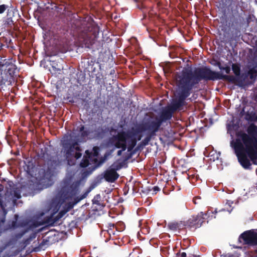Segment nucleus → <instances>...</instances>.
I'll return each instance as SVG.
<instances>
[{"label":"nucleus","mask_w":257,"mask_h":257,"mask_svg":"<svg viewBox=\"0 0 257 257\" xmlns=\"http://www.w3.org/2000/svg\"><path fill=\"white\" fill-rule=\"evenodd\" d=\"M6 10V7L5 5L0 6V14L3 13Z\"/></svg>","instance_id":"13"},{"label":"nucleus","mask_w":257,"mask_h":257,"mask_svg":"<svg viewBox=\"0 0 257 257\" xmlns=\"http://www.w3.org/2000/svg\"><path fill=\"white\" fill-rule=\"evenodd\" d=\"M61 67H59V68H58V70H59V71H60V70H61Z\"/></svg>","instance_id":"18"},{"label":"nucleus","mask_w":257,"mask_h":257,"mask_svg":"<svg viewBox=\"0 0 257 257\" xmlns=\"http://www.w3.org/2000/svg\"><path fill=\"white\" fill-rule=\"evenodd\" d=\"M186 254L185 252H182L179 254H177V257H186Z\"/></svg>","instance_id":"14"},{"label":"nucleus","mask_w":257,"mask_h":257,"mask_svg":"<svg viewBox=\"0 0 257 257\" xmlns=\"http://www.w3.org/2000/svg\"><path fill=\"white\" fill-rule=\"evenodd\" d=\"M238 160L244 168L250 165V160L257 165V126L251 124L247 134L239 133L234 146Z\"/></svg>","instance_id":"1"},{"label":"nucleus","mask_w":257,"mask_h":257,"mask_svg":"<svg viewBox=\"0 0 257 257\" xmlns=\"http://www.w3.org/2000/svg\"><path fill=\"white\" fill-rule=\"evenodd\" d=\"M80 151L81 150L77 143H71L65 145L64 146V152L68 161L69 159H71L73 157L76 159L79 158L81 156V154L80 153Z\"/></svg>","instance_id":"4"},{"label":"nucleus","mask_w":257,"mask_h":257,"mask_svg":"<svg viewBox=\"0 0 257 257\" xmlns=\"http://www.w3.org/2000/svg\"><path fill=\"white\" fill-rule=\"evenodd\" d=\"M154 189L155 191H157V190H158V188L157 187H154Z\"/></svg>","instance_id":"15"},{"label":"nucleus","mask_w":257,"mask_h":257,"mask_svg":"<svg viewBox=\"0 0 257 257\" xmlns=\"http://www.w3.org/2000/svg\"><path fill=\"white\" fill-rule=\"evenodd\" d=\"M121 151H119L118 152V155H120V154H121Z\"/></svg>","instance_id":"16"},{"label":"nucleus","mask_w":257,"mask_h":257,"mask_svg":"<svg viewBox=\"0 0 257 257\" xmlns=\"http://www.w3.org/2000/svg\"><path fill=\"white\" fill-rule=\"evenodd\" d=\"M118 177V175L114 169L106 171L104 176L105 179L109 182H113Z\"/></svg>","instance_id":"8"},{"label":"nucleus","mask_w":257,"mask_h":257,"mask_svg":"<svg viewBox=\"0 0 257 257\" xmlns=\"http://www.w3.org/2000/svg\"><path fill=\"white\" fill-rule=\"evenodd\" d=\"M249 73H251V77L252 78V77H253V76H252V71H250L249 72Z\"/></svg>","instance_id":"17"},{"label":"nucleus","mask_w":257,"mask_h":257,"mask_svg":"<svg viewBox=\"0 0 257 257\" xmlns=\"http://www.w3.org/2000/svg\"><path fill=\"white\" fill-rule=\"evenodd\" d=\"M232 70L234 72V74L236 75H239L240 68L238 65L236 64H233L232 66Z\"/></svg>","instance_id":"10"},{"label":"nucleus","mask_w":257,"mask_h":257,"mask_svg":"<svg viewBox=\"0 0 257 257\" xmlns=\"http://www.w3.org/2000/svg\"><path fill=\"white\" fill-rule=\"evenodd\" d=\"M169 226L171 228H173V227H172L171 225H169Z\"/></svg>","instance_id":"20"},{"label":"nucleus","mask_w":257,"mask_h":257,"mask_svg":"<svg viewBox=\"0 0 257 257\" xmlns=\"http://www.w3.org/2000/svg\"><path fill=\"white\" fill-rule=\"evenodd\" d=\"M0 71L1 72L0 81H2L0 85L6 84L10 85L11 83L12 76L16 71V66L13 64L12 60H4L1 62Z\"/></svg>","instance_id":"2"},{"label":"nucleus","mask_w":257,"mask_h":257,"mask_svg":"<svg viewBox=\"0 0 257 257\" xmlns=\"http://www.w3.org/2000/svg\"><path fill=\"white\" fill-rule=\"evenodd\" d=\"M176 80L179 86L188 87L191 80V76L189 73L184 72L181 76H178L177 77Z\"/></svg>","instance_id":"7"},{"label":"nucleus","mask_w":257,"mask_h":257,"mask_svg":"<svg viewBox=\"0 0 257 257\" xmlns=\"http://www.w3.org/2000/svg\"><path fill=\"white\" fill-rule=\"evenodd\" d=\"M239 239L240 242L243 241L245 244H257V232L253 230L245 231Z\"/></svg>","instance_id":"5"},{"label":"nucleus","mask_w":257,"mask_h":257,"mask_svg":"<svg viewBox=\"0 0 257 257\" xmlns=\"http://www.w3.org/2000/svg\"><path fill=\"white\" fill-rule=\"evenodd\" d=\"M218 66L221 70H224L226 74H228L230 71L229 66L222 67L220 63H218Z\"/></svg>","instance_id":"11"},{"label":"nucleus","mask_w":257,"mask_h":257,"mask_svg":"<svg viewBox=\"0 0 257 257\" xmlns=\"http://www.w3.org/2000/svg\"><path fill=\"white\" fill-rule=\"evenodd\" d=\"M205 215V214H204L203 212H200L198 215V218H202V219H204V218L203 217V216ZM202 220H201V219L200 218L199 219V221L197 223H194V225H196L197 226H199V225H200L201 224V222H202Z\"/></svg>","instance_id":"12"},{"label":"nucleus","mask_w":257,"mask_h":257,"mask_svg":"<svg viewBox=\"0 0 257 257\" xmlns=\"http://www.w3.org/2000/svg\"><path fill=\"white\" fill-rule=\"evenodd\" d=\"M209 73L211 75L210 77V79H222L225 76L222 74H220L218 73H215L211 71H209Z\"/></svg>","instance_id":"9"},{"label":"nucleus","mask_w":257,"mask_h":257,"mask_svg":"<svg viewBox=\"0 0 257 257\" xmlns=\"http://www.w3.org/2000/svg\"><path fill=\"white\" fill-rule=\"evenodd\" d=\"M98 148L94 147L92 151L90 152L87 150L85 151V155L84 156L83 160L81 163L80 165L83 167H87L89 164H97L99 162L98 160Z\"/></svg>","instance_id":"3"},{"label":"nucleus","mask_w":257,"mask_h":257,"mask_svg":"<svg viewBox=\"0 0 257 257\" xmlns=\"http://www.w3.org/2000/svg\"><path fill=\"white\" fill-rule=\"evenodd\" d=\"M120 168V167H117V168H116L115 169H116V170H117V169H119Z\"/></svg>","instance_id":"19"},{"label":"nucleus","mask_w":257,"mask_h":257,"mask_svg":"<svg viewBox=\"0 0 257 257\" xmlns=\"http://www.w3.org/2000/svg\"><path fill=\"white\" fill-rule=\"evenodd\" d=\"M132 140V139L128 134L124 133L118 134L115 138V145L118 148H121V151H124L126 149V142Z\"/></svg>","instance_id":"6"},{"label":"nucleus","mask_w":257,"mask_h":257,"mask_svg":"<svg viewBox=\"0 0 257 257\" xmlns=\"http://www.w3.org/2000/svg\"><path fill=\"white\" fill-rule=\"evenodd\" d=\"M255 119H256V120L257 121V116H256Z\"/></svg>","instance_id":"21"}]
</instances>
